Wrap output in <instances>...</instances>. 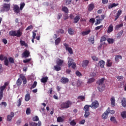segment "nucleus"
I'll return each mask as SVG.
<instances>
[{"label":"nucleus","instance_id":"1","mask_svg":"<svg viewBox=\"0 0 126 126\" xmlns=\"http://www.w3.org/2000/svg\"><path fill=\"white\" fill-rule=\"evenodd\" d=\"M104 81H105V78H102L97 81V89L99 92H103L105 90Z\"/></svg>","mask_w":126,"mask_h":126},{"label":"nucleus","instance_id":"2","mask_svg":"<svg viewBox=\"0 0 126 126\" xmlns=\"http://www.w3.org/2000/svg\"><path fill=\"white\" fill-rule=\"evenodd\" d=\"M90 108H91V105L87 104L84 106L83 110L85 111V118H88L90 116V112H89L90 111Z\"/></svg>","mask_w":126,"mask_h":126},{"label":"nucleus","instance_id":"3","mask_svg":"<svg viewBox=\"0 0 126 126\" xmlns=\"http://www.w3.org/2000/svg\"><path fill=\"white\" fill-rule=\"evenodd\" d=\"M72 105V102L70 100H67L66 102H63L61 104V109H68L70 107V105Z\"/></svg>","mask_w":126,"mask_h":126},{"label":"nucleus","instance_id":"4","mask_svg":"<svg viewBox=\"0 0 126 126\" xmlns=\"http://www.w3.org/2000/svg\"><path fill=\"white\" fill-rule=\"evenodd\" d=\"M10 9V4L4 3L2 6V9L1 10L2 12L4 11H9Z\"/></svg>","mask_w":126,"mask_h":126},{"label":"nucleus","instance_id":"5","mask_svg":"<svg viewBox=\"0 0 126 126\" xmlns=\"http://www.w3.org/2000/svg\"><path fill=\"white\" fill-rule=\"evenodd\" d=\"M109 114H110V108H108L102 114L101 117L103 120H106L107 118H108V116H109Z\"/></svg>","mask_w":126,"mask_h":126},{"label":"nucleus","instance_id":"6","mask_svg":"<svg viewBox=\"0 0 126 126\" xmlns=\"http://www.w3.org/2000/svg\"><path fill=\"white\" fill-rule=\"evenodd\" d=\"M91 108H94V109H97L99 107V102L97 100H94L92 103Z\"/></svg>","mask_w":126,"mask_h":126},{"label":"nucleus","instance_id":"7","mask_svg":"<svg viewBox=\"0 0 126 126\" xmlns=\"http://www.w3.org/2000/svg\"><path fill=\"white\" fill-rule=\"evenodd\" d=\"M5 88V86H2L0 87V101L3 97V91Z\"/></svg>","mask_w":126,"mask_h":126},{"label":"nucleus","instance_id":"8","mask_svg":"<svg viewBox=\"0 0 126 126\" xmlns=\"http://www.w3.org/2000/svg\"><path fill=\"white\" fill-rule=\"evenodd\" d=\"M64 47H65L66 51L69 53V54H73V51H72V48L68 47V44L64 43L63 44Z\"/></svg>","mask_w":126,"mask_h":126},{"label":"nucleus","instance_id":"9","mask_svg":"<svg viewBox=\"0 0 126 126\" xmlns=\"http://www.w3.org/2000/svg\"><path fill=\"white\" fill-rule=\"evenodd\" d=\"M23 58H28L30 56V52L29 50H25L22 54Z\"/></svg>","mask_w":126,"mask_h":126},{"label":"nucleus","instance_id":"10","mask_svg":"<svg viewBox=\"0 0 126 126\" xmlns=\"http://www.w3.org/2000/svg\"><path fill=\"white\" fill-rule=\"evenodd\" d=\"M42 126V122L41 121H38V124L31 122H30V126Z\"/></svg>","mask_w":126,"mask_h":126},{"label":"nucleus","instance_id":"11","mask_svg":"<svg viewBox=\"0 0 126 126\" xmlns=\"http://www.w3.org/2000/svg\"><path fill=\"white\" fill-rule=\"evenodd\" d=\"M13 10L15 13H19L20 9L18 5H14Z\"/></svg>","mask_w":126,"mask_h":126},{"label":"nucleus","instance_id":"12","mask_svg":"<svg viewBox=\"0 0 126 126\" xmlns=\"http://www.w3.org/2000/svg\"><path fill=\"white\" fill-rule=\"evenodd\" d=\"M68 81H69V80H68L67 78L65 77H62L61 80V83H63V84L68 83Z\"/></svg>","mask_w":126,"mask_h":126},{"label":"nucleus","instance_id":"13","mask_svg":"<svg viewBox=\"0 0 126 126\" xmlns=\"http://www.w3.org/2000/svg\"><path fill=\"white\" fill-rule=\"evenodd\" d=\"M106 64V62H105L103 60H101L98 62V65L100 66L101 68L105 67V64Z\"/></svg>","mask_w":126,"mask_h":126},{"label":"nucleus","instance_id":"14","mask_svg":"<svg viewBox=\"0 0 126 126\" xmlns=\"http://www.w3.org/2000/svg\"><path fill=\"white\" fill-rule=\"evenodd\" d=\"M13 117H14V113L12 112L10 113V115H8L7 116V121H8V122H10V121L12 120Z\"/></svg>","mask_w":126,"mask_h":126},{"label":"nucleus","instance_id":"15","mask_svg":"<svg viewBox=\"0 0 126 126\" xmlns=\"http://www.w3.org/2000/svg\"><path fill=\"white\" fill-rule=\"evenodd\" d=\"M20 78H21L22 80L23 84H26L27 83V80L23 74H20Z\"/></svg>","mask_w":126,"mask_h":126},{"label":"nucleus","instance_id":"16","mask_svg":"<svg viewBox=\"0 0 126 126\" xmlns=\"http://www.w3.org/2000/svg\"><path fill=\"white\" fill-rule=\"evenodd\" d=\"M110 101L112 107H115V106H116V99H115V97L114 96H112L110 99Z\"/></svg>","mask_w":126,"mask_h":126},{"label":"nucleus","instance_id":"17","mask_svg":"<svg viewBox=\"0 0 126 126\" xmlns=\"http://www.w3.org/2000/svg\"><path fill=\"white\" fill-rule=\"evenodd\" d=\"M123 13V11L122 10H119L118 12H117V15L115 16V21H117L118 20V18H119L121 15V14H122V13Z\"/></svg>","mask_w":126,"mask_h":126},{"label":"nucleus","instance_id":"18","mask_svg":"<svg viewBox=\"0 0 126 126\" xmlns=\"http://www.w3.org/2000/svg\"><path fill=\"white\" fill-rule=\"evenodd\" d=\"M89 63V61L84 60L82 63L83 67H86V66H87V65H88Z\"/></svg>","mask_w":126,"mask_h":126},{"label":"nucleus","instance_id":"19","mask_svg":"<svg viewBox=\"0 0 126 126\" xmlns=\"http://www.w3.org/2000/svg\"><path fill=\"white\" fill-rule=\"evenodd\" d=\"M81 17L80 16L77 15L74 18V22L73 23L76 24L79 21V20L80 19Z\"/></svg>","mask_w":126,"mask_h":126},{"label":"nucleus","instance_id":"20","mask_svg":"<svg viewBox=\"0 0 126 126\" xmlns=\"http://www.w3.org/2000/svg\"><path fill=\"white\" fill-rule=\"evenodd\" d=\"M113 30H114V27L113 26V25L111 24L108 28L107 33H111V32H113Z\"/></svg>","mask_w":126,"mask_h":126},{"label":"nucleus","instance_id":"21","mask_svg":"<svg viewBox=\"0 0 126 126\" xmlns=\"http://www.w3.org/2000/svg\"><path fill=\"white\" fill-rule=\"evenodd\" d=\"M122 58L123 57H122V56H121L120 55H117L115 57V62L116 63H119V62H120V60H122Z\"/></svg>","mask_w":126,"mask_h":126},{"label":"nucleus","instance_id":"22","mask_svg":"<svg viewBox=\"0 0 126 126\" xmlns=\"http://www.w3.org/2000/svg\"><path fill=\"white\" fill-rule=\"evenodd\" d=\"M94 7H95V5H94V4L93 3L90 4L88 8L89 11H92V10L94 9Z\"/></svg>","mask_w":126,"mask_h":126},{"label":"nucleus","instance_id":"23","mask_svg":"<svg viewBox=\"0 0 126 126\" xmlns=\"http://www.w3.org/2000/svg\"><path fill=\"white\" fill-rule=\"evenodd\" d=\"M118 5H119L118 3H111L110 4H109V5L108 6V8L109 9H111V8H113V7H115L116 6H118Z\"/></svg>","mask_w":126,"mask_h":126},{"label":"nucleus","instance_id":"24","mask_svg":"<svg viewBox=\"0 0 126 126\" xmlns=\"http://www.w3.org/2000/svg\"><path fill=\"white\" fill-rule=\"evenodd\" d=\"M73 63V59H69L68 61V66L69 68L71 66V65L74 63Z\"/></svg>","mask_w":126,"mask_h":126},{"label":"nucleus","instance_id":"25","mask_svg":"<svg viewBox=\"0 0 126 126\" xmlns=\"http://www.w3.org/2000/svg\"><path fill=\"white\" fill-rule=\"evenodd\" d=\"M48 79H49V78L48 77H43L41 79V82H42V83H46L48 82Z\"/></svg>","mask_w":126,"mask_h":126},{"label":"nucleus","instance_id":"26","mask_svg":"<svg viewBox=\"0 0 126 126\" xmlns=\"http://www.w3.org/2000/svg\"><path fill=\"white\" fill-rule=\"evenodd\" d=\"M57 65H59V66H62L63 65V61L59 59V61L57 62L56 63Z\"/></svg>","mask_w":126,"mask_h":126},{"label":"nucleus","instance_id":"27","mask_svg":"<svg viewBox=\"0 0 126 126\" xmlns=\"http://www.w3.org/2000/svg\"><path fill=\"white\" fill-rule=\"evenodd\" d=\"M10 36H12L13 37H15L16 36V32L15 31H11L9 32Z\"/></svg>","mask_w":126,"mask_h":126},{"label":"nucleus","instance_id":"28","mask_svg":"<svg viewBox=\"0 0 126 126\" xmlns=\"http://www.w3.org/2000/svg\"><path fill=\"white\" fill-rule=\"evenodd\" d=\"M122 105L123 107H126V99L125 97L122 98L121 101Z\"/></svg>","mask_w":126,"mask_h":126},{"label":"nucleus","instance_id":"29","mask_svg":"<svg viewBox=\"0 0 126 126\" xmlns=\"http://www.w3.org/2000/svg\"><path fill=\"white\" fill-rule=\"evenodd\" d=\"M16 36L19 38L22 36V32L20 31V30L17 31V32H16Z\"/></svg>","mask_w":126,"mask_h":126},{"label":"nucleus","instance_id":"30","mask_svg":"<svg viewBox=\"0 0 126 126\" xmlns=\"http://www.w3.org/2000/svg\"><path fill=\"white\" fill-rule=\"evenodd\" d=\"M20 43L21 44V46H24L26 48H28V44L25 43V41L23 40H20Z\"/></svg>","mask_w":126,"mask_h":126},{"label":"nucleus","instance_id":"31","mask_svg":"<svg viewBox=\"0 0 126 126\" xmlns=\"http://www.w3.org/2000/svg\"><path fill=\"white\" fill-rule=\"evenodd\" d=\"M90 32H91V30H89L87 31L83 32H82V36H86V35H88V34H89Z\"/></svg>","mask_w":126,"mask_h":126},{"label":"nucleus","instance_id":"32","mask_svg":"<svg viewBox=\"0 0 126 126\" xmlns=\"http://www.w3.org/2000/svg\"><path fill=\"white\" fill-rule=\"evenodd\" d=\"M62 11H63L65 13H68V8H67V7L63 6L62 7Z\"/></svg>","mask_w":126,"mask_h":126},{"label":"nucleus","instance_id":"33","mask_svg":"<svg viewBox=\"0 0 126 126\" xmlns=\"http://www.w3.org/2000/svg\"><path fill=\"white\" fill-rule=\"evenodd\" d=\"M4 64L7 66H8V59L6 56H4Z\"/></svg>","mask_w":126,"mask_h":126},{"label":"nucleus","instance_id":"34","mask_svg":"<svg viewBox=\"0 0 126 126\" xmlns=\"http://www.w3.org/2000/svg\"><path fill=\"white\" fill-rule=\"evenodd\" d=\"M61 39L60 37L57 38L55 41V44L56 45H59L61 43Z\"/></svg>","mask_w":126,"mask_h":126},{"label":"nucleus","instance_id":"35","mask_svg":"<svg viewBox=\"0 0 126 126\" xmlns=\"http://www.w3.org/2000/svg\"><path fill=\"white\" fill-rule=\"evenodd\" d=\"M25 100L27 102H28V101H29V100H30V94H26L25 97Z\"/></svg>","mask_w":126,"mask_h":126},{"label":"nucleus","instance_id":"36","mask_svg":"<svg viewBox=\"0 0 126 126\" xmlns=\"http://www.w3.org/2000/svg\"><path fill=\"white\" fill-rule=\"evenodd\" d=\"M54 69L56 71H60V70L62 69V68L60 66L57 65L54 66Z\"/></svg>","mask_w":126,"mask_h":126},{"label":"nucleus","instance_id":"37","mask_svg":"<svg viewBox=\"0 0 126 126\" xmlns=\"http://www.w3.org/2000/svg\"><path fill=\"white\" fill-rule=\"evenodd\" d=\"M57 123H63V119L62 117H58L57 119Z\"/></svg>","mask_w":126,"mask_h":126},{"label":"nucleus","instance_id":"38","mask_svg":"<svg viewBox=\"0 0 126 126\" xmlns=\"http://www.w3.org/2000/svg\"><path fill=\"white\" fill-rule=\"evenodd\" d=\"M77 99L81 100V101H84L85 100V96L79 95L78 96Z\"/></svg>","mask_w":126,"mask_h":126},{"label":"nucleus","instance_id":"39","mask_svg":"<svg viewBox=\"0 0 126 126\" xmlns=\"http://www.w3.org/2000/svg\"><path fill=\"white\" fill-rule=\"evenodd\" d=\"M110 62H111L110 60H107V66H108V67L112 66V64H113V63Z\"/></svg>","mask_w":126,"mask_h":126},{"label":"nucleus","instance_id":"40","mask_svg":"<svg viewBox=\"0 0 126 126\" xmlns=\"http://www.w3.org/2000/svg\"><path fill=\"white\" fill-rule=\"evenodd\" d=\"M95 81V79L94 78H91L89 79L87 83L90 84V83H92Z\"/></svg>","mask_w":126,"mask_h":126},{"label":"nucleus","instance_id":"41","mask_svg":"<svg viewBox=\"0 0 126 126\" xmlns=\"http://www.w3.org/2000/svg\"><path fill=\"white\" fill-rule=\"evenodd\" d=\"M68 32L70 35H73L74 34V31H73L71 28L68 30Z\"/></svg>","mask_w":126,"mask_h":126},{"label":"nucleus","instance_id":"42","mask_svg":"<svg viewBox=\"0 0 126 126\" xmlns=\"http://www.w3.org/2000/svg\"><path fill=\"white\" fill-rule=\"evenodd\" d=\"M107 42L109 44H113L115 42V40L113 38H108Z\"/></svg>","mask_w":126,"mask_h":126},{"label":"nucleus","instance_id":"43","mask_svg":"<svg viewBox=\"0 0 126 126\" xmlns=\"http://www.w3.org/2000/svg\"><path fill=\"white\" fill-rule=\"evenodd\" d=\"M24 6H25V3L24 2L21 3L20 4V10H23V8H24Z\"/></svg>","mask_w":126,"mask_h":126},{"label":"nucleus","instance_id":"44","mask_svg":"<svg viewBox=\"0 0 126 126\" xmlns=\"http://www.w3.org/2000/svg\"><path fill=\"white\" fill-rule=\"evenodd\" d=\"M32 120L33 122H38V121H39V117H38L37 116H35L32 117Z\"/></svg>","mask_w":126,"mask_h":126},{"label":"nucleus","instance_id":"45","mask_svg":"<svg viewBox=\"0 0 126 126\" xmlns=\"http://www.w3.org/2000/svg\"><path fill=\"white\" fill-rule=\"evenodd\" d=\"M8 61L10 63H14V59L12 58V57H9Z\"/></svg>","mask_w":126,"mask_h":126},{"label":"nucleus","instance_id":"46","mask_svg":"<svg viewBox=\"0 0 126 126\" xmlns=\"http://www.w3.org/2000/svg\"><path fill=\"white\" fill-rule=\"evenodd\" d=\"M21 83H22V81H21V79H20V78L18 79L16 82L17 85L19 86V85H21Z\"/></svg>","mask_w":126,"mask_h":126},{"label":"nucleus","instance_id":"47","mask_svg":"<svg viewBox=\"0 0 126 126\" xmlns=\"http://www.w3.org/2000/svg\"><path fill=\"white\" fill-rule=\"evenodd\" d=\"M92 59L93 61H94V62H98V61H99V58L95 56H92Z\"/></svg>","mask_w":126,"mask_h":126},{"label":"nucleus","instance_id":"48","mask_svg":"<svg viewBox=\"0 0 126 126\" xmlns=\"http://www.w3.org/2000/svg\"><path fill=\"white\" fill-rule=\"evenodd\" d=\"M101 21H102V19H96V22L95 23V25H99V24H100V23H101Z\"/></svg>","mask_w":126,"mask_h":126},{"label":"nucleus","instance_id":"49","mask_svg":"<svg viewBox=\"0 0 126 126\" xmlns=\"http://www.w3.org/2000/svg\"><path fill=\"white\" fill-rule=\"evenodd\" d=\"M37 86V82L34 81L33 84L32 85V87H31V89H34Z\"/></svg>","mask_w":126,"mask_h":126},{"label":"nucleus","instance_id":"50","mask_svg":"<svg viewBox=\"0 0 126 126\" xmlns=\"http://www.w3.org/2000/svg\"><path fill=\"white\" fill-rule=\"evenodd\" d=\"M121 115L123 118L125 119V118H126V111H123L121 113Z\"/></svg>","mask_w":126,"mask_h":126},{"label":"nucleus","instance_id":"51","mask_svg":"<svg viewBox=\"0 0 126 126\" xmlns=\"http://www.w3.org/2000/svg\"><path fill=\"white\" fill-rule=\"evenodd\" d=\"M110 121L112 122V123H114V124H115V123H117V121H116V118L114 117H111L110 118Z\"/></svg>","mask_w":126,"mask_h":126},{"label":"nucleus","instance_id":"52","mask_svg":"<svg viewBox=\"0 0 126 126\" xmlns=\"http://www.w3.org/2000/svg\"><path fill=\"white\" fill-rule=\"evenodd\" d=\"M70 126H76V122L74 121V120H72V121L70 122Z\"/></svg>","mask_w":126,"mask_h":126},{"label":"nucleus","instance_id":"53","mask_svg":"<svg viewBox=\"0 0 126 126\" xmlns=\"http://www.w3.org/2000/svg\"><path fill=\"white\" fill-rule=\"evenodd\" d=\"M123 26H124V24H120L117 25L115 27V29H119V28H121V27H123Z\"/></svg>","mask_w":126,"mask_h":126},{"label":"nucleus","instance_id":"54","mask_svg":"<svg viewBox=\"0 0 126 126\" xmlns=\"http://www.w3.org/2000/svg\"><path fill=\"white\" fill-rule=\"evenodd\" d=\"M89 22L90 23H92V24H94V23H95V18H92L90 19L89 20Z\"/></svg>","mask_w":126,"mask_h":126},{"label":"nucleus","instance_id":"55","mask_svg":"<svg viewBox=\"0 0 126 126\" xmlns=\"http://www.w3.org/2000/svg\"><path fill=\"white\" fill-rule=\"evenodd\" d=\"M26 113L27 115H30L31 114V110L30 108H27Z\"/></svg>","mask_w":126,"mask_h":126},{"label":"nucleus","instance_id":"56","mask_svg":"<svg viewBox=\"0 0 126 126\" xmlns=\"http://www.w3.org/2000/svg\"><path fill=\"white\" fill-rule=\"evenodd\" d=\"M31 61V59H27L26 60H23L24 63H29Z\"/></svg>","mask_w":126,"mask_h":126},{"label":"nucleus","instance_id":"57","mask_svg":"<svg viewBox=\"0 0 126 126\" xmlns=\"http://www.w3.org/2000/svg\"><path fill=\"white\" fill-rule=\"evenodd\" d=\"M107 38H106V37L105 36H103L101 37L100 39V42H104V41H106Z\"/></svg>","mask_w":126,"mask_h":126},{"label":"nucleus","instance_id":"58","mask_svg":"<svg viewBox=\"0 0 126 126\" xmlns=\"http://www.w3.org/2000/svg\"><path fill=\"white\" fill-rule=\"evenodd\" d=\"M123 33H124V31L122 30L121 31L118 33V37H120L122 35H123Z\"/></svg>","mask_w":126,"mask_h":126},{"label":"nucleus","instance_id":"59","mask_svg":"<svg viewBox=\"0 0 126 126\" xmlns=\"http://www.w3.org/2000/svg\"><path fill=\"white\" fill-rule=\"evenodd\" d=\"M57 33H61V34H63L64 33V31L63 29H59L57 32Z\"/></svg>","mask_w":126,"mask_h":126},{"label":"nucleus","instance_id":"60","mask_svg":"<svg viewBox=\"0 0 126 126\" xmlns=\"http://www.w3.org/2000/svg\"><path fill=\"white\" fill-rule=\"evenodd\" d=\"M21 99L20 98L19 99V100H18V104L17 106L18 107H20V106H21Z\"/></svg>","mask_w":126,"mask_h":126},{"label":"nucleus","instance_id":"61","mask_svg":"<svg viewBox=\"0 0 126 126\" xmlns=\"http://www.w3.org/2000/svg\"><path fill=\"white\" fill-rule=\"evenodd\" d=\"M117 78L119 81H122V80H123V76H120L117 77Z\"/></svg>","mask_w":126,"mask_h":126},{"label":"nucleus","instance_id":"62","mask_svg":"<svg viewBox=\"0 0 126 126\" xmlns=\"http://www.w3.org/2000/svg\"><path fill=\"white\" fill-rule=\"evenodd\" d=\"M103 28V25H101L99 26H97L95 28V30H99V29H101V28Z\"/></svg>","mask_w":126,"mask_h":126},{"label":"nucleus","instance_id":"63","mask_svg":"<svg viewBox=\"0 0 126 126\" xmlns=\"http://www.w3.org/2000/svg\"><path fill=\"white\" fill-rule=\"evenodd\" d=\"M2 41L5 45H6V44H7V40H6V39L3 38L2 39Z\"/></svg>","mask_w":126,"mask_h":126},{"label":"nucleus","instance_id":"64","mask_svg":"<svg viewBox=\"0 0 126 126\" xmlns=\"http://www.w3.org/2000/svg\"><path fill=\"white\" fill-rule=\"evenodd\" d=\"M4 57L3 55H0V61H4Z\"/></svg>","mask_w":126,"mask_h":126}]
</instances>
